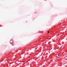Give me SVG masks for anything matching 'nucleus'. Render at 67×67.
Masks as SVG:
<instances>
[{"label":"nucleus","instance_id":"f257e3e1","mask_svg":"<svg viewBox=\"0 0 67 67\" xmlns=\"http://www.w3.org/2000/svg\"><path fill=\"white\" fill-rule=\"evenodd\" d=\"M49 33V32L48 31V33Z\"/></svg>","mask_w":67,"mask_h":67}]
</instances>
